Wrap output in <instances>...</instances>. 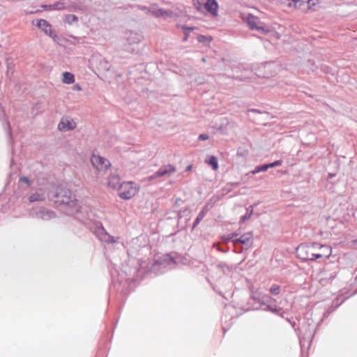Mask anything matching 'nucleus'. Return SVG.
Listing matches in <instances>:
<instances>
[{
    "label": "nucleus",
    "mask_w": 357,
    "mask_h": 357,
    "mask_svg": "<svg viewBox=\"0 0 357 357\" xmlns=\"http://www.w3.org/2000/svg\"><path fill=\"white\" fill-rule=\"evenodd\" d=\"M212 204L210 203V202H207L204 206V207L202 208L201 211H203L204 212V213H207L208 212V211L210 210V208L212 207Z\"/></svg>",
    "instance_id": "33"
},
{
    "label": "nucleus",
    "mask_w": 357,
    "mask_h": 357,
    "mask_svg": "<svg viewBox=\"0 0 357 357\" xmlns=\"http://www.w3.org/2000/svg\"><path fill=\"white\" fill-rule=\"evenodd\" d=\"M322 245V247H321L320 249L324 250L323 253L321 255H323V257H325L326 258H328L332 253L331 248L326 245Z\"/></svg>",
    "instance_id": "25"
},
{
    "label": "nucleus",
    "mask_w": 357,
    "mask_h": 357,
    "mask_svg": "<svg viewBox=\"0 0 357 357\" xmlns=\"http://www.w3.org/2000/svg\"><path fill=\"white\" fill-rule=\"evenodd\" d=\"M198 138L199 140L204 141L208 139V135L207 134H201Z\"/></svg>",
    "instance_id": "35"
},
{
    "label": "nucleus",
    "mask_w": 357,
    "mask_h": 357,
    "mask_svg": "<svg viewBox=\"0 0 357 357\" xmlns=\"http://www.w3.org/2000/svg\"><path fill=\"white\" fill-rule=\"evenodd\" d=\"M273 167H278V166H280L282 164V161L281 160H275L273 162H272Z\"/></svg>",
    "instance_id": "41"
},
{
    "label": "nucleus",
    "mask_w": 357,
    "mask_h": 357,
    "mask_svg": "<svg viewBox=\"0 0 357 357\" xmlns=\"http://www.w3.org/2000/svg\"><path fill=\"white\" fill-rule=\"evenodd\" d=\"M123 282L121 280L119 281V285L120 286Z\"/></svg>",
    "instance_id": "54"
},
{
    "label": "nucleus",
    "mask_w": 357,
    "mask_h": 357,
    "mask_svg": "<svg viewBox=\"0 0 357 357\" xmlns=\"http://www.w3.org/2000/svg\"><path fill=\"white\" fill-rule=\"evenodd\" d=\"M139 266H140V267H139V270L137 271V274H138V275H140V274H141V273L142 272V270H143V266H142V264H140V265H139Z\"/></svg>",
    "instance_id": "43"
},
{
    "label": "nucleus",
    "mask_w": 357,
    "mask_h": 357,
    "mask_svg": "<svg viewBox=\"0 0 357 357\" xmlns=\"http://www.w3.org/2000/svg\"><path fill=\"white\" fill-rule=\"evenodd\" d=\"M335 277V274H333V275H331V276L329 278H328V279H332V278H334Z\"/></svg>",
    "instance_id": "48"
},
{
    "label": "nucleus",
    "mask_w": 357,
    "mask_h": 357,
    "mask_svg": "<svg viewBox=\"0 0 357 357\" xmlns=\"http://www.w3.org/2000/svg\"><path fill=\"white\" fill-rule=\"evenodd\" d=\"M218 250L222 252H227L228 251V250H224V249H220V248H219Z\"/></svg>",
    "instance_id": "49"
},
{
    "label": "nucleus",
    "mask_w": 357,
    "mask_h": 357,
    "mask_svg": "<svg viewBox=\"0 0 357 357\" xmlns=\"http://www.w3.org/2000/svg\"><path fill=\"white\" fill-rule=\"evenodd\" d=\"M127 34L124 50L130 53H135L138 51L137 46L143 40V36L140 33L135 31H130Z\"/></svg>",
    "instance_id": "5"
},
{
    "label": "nucleus",
    "mask_w": 357,
    "mask_h": 357,
    "mask_svg": "<svg viewBox=\"0 0 357 357\" xmlns=\"http://www.w3.org/2000/svg\"><path fill=\"white\" fill-rule=\"evenodd\" d=\"M266 167L267 168V169H268L269 168H272V167H274L272 162L271 163H268V164H266Z\"/></svg>",
    "instance_id": "44"
},
{
    "label": "nucleus",
    "mask_w": 357,
    "mask_h": 357,
    "mask_svg": "<svg viewBox=\"0 0 357 357\" xmlns=\"http://www.w3.org/2000/svg\"><path fill=\"white\" fill-rule=\"evenodd\" d=\"M312 335H312V331H310V333H309V337H312Z\"/></svg>",
    "instance_id": "50"
},
{
    "label": "nucleus",
    "mask_w": 357,
    "mask_h": 357,
    "mask_svg": "<svg viewBox=\"0 0 357 357\" xmlns=\"http://www.w3.org/2000/svg\"><path fill=\"white\" fill-rule=\"evenodd\" d=\"M234 245L241 244L245 246V249H248L252 245V234L248 232L241 235L239 238L232 240Z\"/></svg>",
    "instance_id": "13"
},
{
    "label": "nucleus",
    "mask_w": 357,
    "mask_h": 357,
    "mask_svg": "<svg viewBox=\"0 0 357 357\" xmlns=\"http://www.w3.org/2000/svg\"><path fill=\"white\" fill-rule=\"evenodd\" d=\"M36 26L41 29L46 35L52 38L54 41L58 40V36L52 30V25L43 19L38 20Z\"/></svg>",
    "instance_id": "9"
},
{
    "label": "nucleus",
    "mask_w": 357,
    "mask_h": 357,
    "mask_svg": "<svg viewBox=\"0 0 357 357\" xmlns=\"http://www.w3.org/2000/svg\"><path fill=\"white\" fill-rule=\"evenodd\" d=\"M64 10H67L70 12H75L79 10V6L75 2H66Z\"/></svg>",
    "instance_id": "20"
},
{
    "label": "nucleus",
    "mask_w": 357,
    "mask_h": 357,
    "mask_svg": "<svg viewBox=\"0 0 357 357\" xmlns=\"http://www.w3.org/2000/svg\"><path fill=\"white\" fill-rule=\"evenodd\" d=\"M55 203L68 215H73L77 220L88 226L90 230L99 238L107 243H114L117 238L111 236L105 229L101 222L93 221L92 213L89 206H78L75 195L68 189L59 188L54 195Z\"/></svg>",
    "instance_id": "1"
},
{
    "label": "nucleus",
    "mask_w": 357,
    "mask_h": 357,
    "mask_svg": "<svg viewBox=\"0 0 357 357\" xmlns=\"http://www.w3.org/2000/svg\"><path fill=\"white\" fill-rule=\"evenodd\" d=\"M153 15L157 17H163L167 15V11L162 9H158L153 12Z\"/></svg>",
    "instance_id": "31"
},
{
    "label": "nucleus",
    "mask_w": 357,
    "mask_h": 357,
    "mask_svg": "<svg viewBox=\"0 0 357 357\" xmlns=\"http://www.w3.org/2000/svg\"><path fill=\"white\" fill-rule=\"evenodd\" d=\"M282 4L286 5L288 7H296L298 3L305 2V0H278ZM310 0H307V2L310 3Z\"/></svg>",
    "instance_id": "18"
},
{
    "label": "nucleus",
    "mask_w": 357,
    "mask_h": 357,
    "mask_svg": "<svg viewBox=\"0 0 357 357\" xmlns=\"http://www.w3.org/2000/svg\"><path fill=\"white\" fill-rule=\"evenodd\" d=\"M192 165H188V166H187L185 171H190L192 169Z\"/></svg>",
    "instance_id": "46"
},
{
    "label": "nucleus",
    "mask_w": 357,
    "mask_h": 357,
    "mask_svg": "<svg viewBox=\"0 0 357 357\" xmlns=\"http://www.w3.org/2000/svg\"><path fill=\"white\" fill-rule=\"evenodd\" d=\"M194 29H195V27H193V26H183V31H185L186 32H188V33H189V31H192Z\"/></svg>",
    "instance_id": "39"
},
{
    "label": "nucleus",
    "mask_w": 357,
    "mask_h": 357,
    "mask_svg": "<svg viewBox=\"0 0 357 357\" xmlns=\"http://www.w3.org/2000/svg\"><path fill=\"white\" fill-rule=\"evenodd\" d=\"M268 170L266 167V164L262 165H259L255 167V169L252 171V174H256L257 173L265 172Z\"/></svg>",
    "instance_id": "30"
},
{
    "label": "nucleus",
    "mask_w": 357,
    "mask_h": 357,
    "mask_svg": "<svg viewBox=\"0 0 357 357\" xmlns=\"http://www.w3.org/2000/svg\"><path fill=\"white\" fill-rule=\"evenodd\" d=\"M219 5L216 0H208L207 13L212 17H215L218 16Z\"/></svg>",
    "instance_id": "15"
},
{
    "label": "nucleus",
    "mask_w": 357,
    "mask_h": 357,
    "mask_svg": "<svg viewBox=\"0 0 357 357\" xmlns=\"http://www.w3.org/2000/svg\"><path fill=\"white\" fill-rule=\"evenodd\" d=\"M203 6H202V12L204 10H206L207 12V7H208V0H205L204 1V3H202Z\"/></svg>",
    "instance_id": "38"
},
{
    "label": "nucleus",
    "mask_w": 357,
    "mask_h": 357,
    "mask_svg": "<svg viewBox=\"0 0 357 357\" xmlns=\"http://www.w3.org/2000/svg\"><path fill=\"white\" fill-rule=\"evenodd\" d=\"M75 128L76 123L68 116L62 117L58 125V129L62 132L73 130Z\"/></svg>",
    "instance_id": "12"
},
{
    "label": "nucleus",
    "mask_w": 357,
    "mask_h": 357,
    "mask_svg": "<svg viewBox=\"0 0 357 357\" xmlns=\"http://www.w3.org/2000/svg\"><path fill=\"white\" fill-rule=\"evenodd\" d=\"M206 213L203 211H199V214L197 215V218H195L192 229H194L199 224V222L203 220V218L205 217Z\"/></svg>",
    "instance_id": "23"
},
{
    "label": "nucleus",
    "mask_w": 357,
    "mask_h": 357,
    "mask_svg": "<svg viewBox=\"0 0 357 357\" xmlns=\"http://www.w3.org/2000/svg\"><path fill=\"white\" fill-rule=\"evenodd\" d=\"M281 287L277 284H273L269 288V292L273 296H278L280 294Z\"/></svg>",
    "instance_id": "22"
},
{
    "label": "nucleus",
    "mask_w": 357,
    "mask_h": 357,
    "mask_svg": "<svg viewBox=\"0 0 357 357\" xmlns=\"http://www.w3.org/2000/svg\"><path fill=\"white\" fill-rule=\"evenodd\" d=\"M31 214L36 218L43 220H49L55 217V213L53 211L44 207L33 208L31 211Z\"/></svg>",
    "instance_id": "11"
},
{
    "label": "nucleus",
    "mask_w": 357,
    "mask_h": 357,
    "mask_svg": "<svg viewBox=\"0 0 357 357\" xmlns=\"http://www.w3.org/2000/svg\"><path fill=\"white\" fill-rule=\"evenodd\" d=\"M184 34H185V38H184L183 40H187L189 33H188V32H186L185 31H184Z\"/></svg>",
    "instance_id": "45"
},
{
    "label": "nucleus",
    "mask_w": 357,
    "mask_h": 357,
    "mask_svg": "<svg viewBox=\"0 0 357 357\" xmlns=\"http://www.w3.org/2000/svg\"><path fill=\"white\" fill-rule=\"evenodd\" d=\"M45 199V195L43 192H36L29 197L30 202H42Z\"/></svg>",
    "instance_id": "16"
},
{
    "label": "nucleus",
    "mask_w": 357,
    "mask_h": 357,
    "mask_svg": "<svg viewBox=\"0 0 357 357\" xmlns=\"http://www.w3.org/2000/svg\"><path fill=\"white\" fill-rule=\"evenodd\" d=\"M295 325H296V323H295V322H294V323H292V324H291V326H294Z\"/></svg>",
    "instance_id": "55"
},
{
    "label": "nucleus",
    "mask_w": 357,
    "mask_h": 357,
    "mask_svg": "<svg viewBox=\"0 0 357 357\" xmlns=\"http://www.w3.org/2000/svg\"><path fill=\"white\" fill-rule=\"evenodd\" d=\"M53 9L54 10H64L65 8V1H56L52 3Z\"/></svg>",
    "instance_id": "26"
},
{
    "label": "nucleus",
    "mask_w": 357,
    "mask_h": 357,
    "mask_svg": "<svg viewBox=\"0 0 357 357\" xmlns=\"http://www.w3.org/2000/svg\"><path fill=\"white\" fill-rule=\"evenodd\" d=\"M100 66H101V68H102L104 70H109L111 68V65L108 63V61L103 59L101 61H100Z\"/></svg>",
    "instance_id": "32"
},
{
    "label": "nucleus",
    "mask_w": 357,
    "mask_h": 357,
    "mask_svg": "<svg viewBox=\"0 0 357 357\" xmlns=\"http://www.w3.org/2000/svg\"><path fill=\"white\" fill-rule=\"evenodd\" d=\"M43 8L46 10H54V9H53L52 3L48 4V5H45V6H43Z\"/></svg>",
    "instance_id": "37"
},
{
    "label": "nucleus",
    "mask_w": 357,
    "mask_h": 357,
    "mask_svg": "<svg viewBox=\"0 0 357 357\" xmlns=\"http://www.w3.org/2000/svg\"><path fill=\"white\" fill-rule=\"evenodd\" d=\"M252 300L255 303L259 304V306L254 307L255 310H262L264 311L271 312L274 314H279L280 308L276 305V300L267 294H252Z\"/></svg>",
    "instance_id": "4"
},
{
    "label": "nucleus",
    "mask_w": 357,
    "mask_h": 357,
    "mask_svg": "<svg viewBox=\"0 0 357 357\" xmlns=\"http://www.w3.org/2000/svg\"><path fill=\"white\" fill-rule=\"evenodd\" d=\"M250 112H259L257 109H250Z\"/></svg>",
    "instance_id": "47"
},
{
    "label": "nucleus",
    "mask_w": 357,
    "mask_h": 357,
    "mask_svg": "<svg viewBox=\"0 0 357 357\" xmlns=\"http://www.w3.org/2000/svg\"><path fill=\"white\" fill-rule=\"evenodd\" d=\"M204 1L205 0H193V3L195 8L201 13H202V3H204Z\"/></svg>",
    "instance_id": "29"
},
{
    "label": "nucleus",
    "mask_w": 357,
    "mask_h": 357,
    "mask_svg": "<svg viewBox=\"0 0 357 357\" xmlns=\"http://www.w3.org/2000/svg\"><path fill=\"white\" fill-rule=\"evenodd\" d=\"M76 89H77L78 90H80V89H81V88H80V86H76Z\"/></svg>",
    "instance_id": "52"
},
{
    "label": "nucleus",
    "mask_w": 357,
    "mask_h": 357,
    "mask_svg": "<svg viewBox=\"0 0 357 357\" xmlns=\"http://www.w3.org/2000/svg\"><path fill=\"white\" fill-rule=\"evenodd\" d=\"M299 340H300L301 347V348H303V344H304V340L300 335H299Z\"/></svg>",
    "instance_id": "42"
},
{
    "label": "nucleus",
    "mask_w": 357,
    "mask_h": 357,
    "mask_svg": "<svg viewBox=\"0 0 357 357\" xmlns=\"http://www.w3.org/2000/svg\"><path fill=\"white\" fill-rule=\"evenodd\" d=\"M321 247H322L321 244L318 243H301L296 248V253L298 258L302 261H314L323 257V255L314 252Z\"/></svg>",
    "instance_id": "3"
},
{
    "label": "nucleus",
    "mask_w": 357,
    "mask_h": 357,
    "mask_svg": "<svg viewBox=\"0 0 357 357\" xmlns=\"http://www.w3.org/2000/svg\"><path fill=\"white\" fill-rule=\"evenodd\" d=\"M129 280H130V279H129V278H127V279L126 280V282H128V281H129Z\"/></svg>",
    "instance_id": "53"
},
{
    "label": "nucleus",
    "mask_w": 357,
    "mask_h": 357,
    "mask_svg": "<svg viewBox=\"0 0 357 357\" xmlns=\"http://www.w3.org/2000/svg\"><path fill=\"white\" fill-rule=\"evenodd\" d=\"M175 172H176V168L174 166H173L172 165H170V164L165 165L161 166L157 172H155L152 175L148 176L147 178L149 181H151L154 180L155 178H158V177H162L165 175H170L171 174H173Z\"/></svg>",
    "instance_id": "10"
},
{
    "label": "nucleus",
    "mask_w": 357,
    "mask_h": 357,
    "mask_svg": "<svg viewBox=\"0 0 357 357\" xmlns=\"http://www.w3.org/2000/svg\"><path fill=\"white\" fill-rule=\"evenodd\" d=\"M238 233H236V232H233V233H231V234H228V235L225 238V240H227V241H232V240L235 239L234 238H235V237H237V236H238Z\"/></svg>",
    "instance_id": "34"
},
{
    "label": "nucleus",
    "mask_w": 357,
    "mask_h": 357,
    "mask_svg": "<svg viewBox=\"0 0 357 357\" xmlns=\"http://www.w3.org/2000/svg\"><path fill=\"white\" fill-rule=\"evenodd\" d=\"M235 79H238V80H243V78H240L238 77H235Z\"/></svg>",
    "instance_id": "51"
},
{
    "label": "nucleus",
    "mask_w": 357,
    "mask_h": 357,
    "mask_svg": "<svg viewBox=\"0 0 357 357\" xmlns=\"http://www.w3.org/2000/svg\"><path fill=\"white\" fill-rule=\"evenodd\" d=\"M252 213H253L252 206H250L246 208L245 214L241 217L240 222L243 223V222H245L246 220H249L251 218Z\"/></svg>",
    "instance_id": "21"
},
{
    "label": "nucleus",
    "mask_w": 357,
    "mask_h": 357,
    "mask_svg": "<svg viewBox=\"0 0 357 357\" xmlns=\"http://www.w3.org/2000/svg\"><path fill=\"white\" fill-rule=\"evenodd\" d=\"M211 40H212L211 37H207L204 35H199L197 36V40L202 43H204V44L209 43L211 41Z\"/></svg>",
    "instance_id": "28"
},
{
    "label": "nucleus",
    "mask_w": 357,
    "mask_h": 357,
    "mask_svg": "<svg viewBox=\"0 0 357 357\" xmlns=\"http://www.w3.org/2000/svg\"><path fill=\"white\" fill-rule=\"evenodd\" d=\"M176 264V259L171 255L167 254L162 255L156 259L154 263L148 268L146 274L151 275L153 273L155 275L162 274L166 271L174 268Z\"/></svg>",
    "instance_id": "2"
},
{
    "label": "nucleus",
    "mask_w": 357,
    "mask_h": 357,
    "mask_svg": "<svg viewBox=\"0 0 357 357\" xmlns=\"http://www.w3.org/2000/svg\"><path fill=\"white\" fill-rule=\"evenodd\" d=\"M119 196L121 199L128 200L133 197L138 191L135 183L132 181L123 182L118 189Z\"/></svg>",
    "instance_id": "6"
},
{
    "label": "nucleus",
    "mask_w": 357,
    "mask_h": 357,
    "mask_svg": "<svg viewBox=\"0 0 357 357\" xmlns=\"http://www.w3.org/2000/svg\"><path fill=\"white\" fill-rule=\"evenodd\" d=\"M340 305V303H335V305L334 306L333 305H332L331 307H329L326 310V312H324V315H323V317L324 318H327L330 314L331 312H333L337 307H339V305Z\"/></svg>",
    "instance_id": "27"
},
{
    "label": "nucleus",
    "mask_w": 357,
    "mask_h": 357,
    "mask_svg": "<svg viewBox=\"0 0 357 357\" xmlns=\"http://www.w3.org/2000/svg\"><path fill=\"white\" fill-rule=\"evenodd\" d=\"M7 134L8 135V137L10 138L11 137V128H10V126L9 123H8V127H7Z\"/></svg>",
    "instance_id": "40"
},
{
    "label": "nucleus",
    "mask_w": 357,
    "mask_h": 357,
    "mask_svg": "<svg viewBox=\"0 0 357 357\" xmlns=\"http://www.w3.org/2000/svg\"><path fill=\"white\" fill-rule=\"evenodd\" d=\"M64 21L66 23H67L68 24H72L74 22H78V17L75 15L69 14V15H66Z\"/></svg>",
    "instance_id": "24"
},
{
    "label": "nucleus",
    "mask_w": 357,
    "mask_h": 357,
    "mask_svg": "<svg viewBox=\"0 0 357 357\" xmlns=\"http://www.w3.org/2000/svg\"><path fill=\"white\" fill-rule=\"evenodd\" d=\"M20 181L25 183L26 184H29V179L26 176H22L20 178Z\"/></svg>",
    "instance_id": "36"
},
{
    "label": "nucleus",
    "mask_w": 357,
    "mask_h": 357,
    "mask_svg": "<svg viewBox=\"0 0 357 357\" xmlns=\"http://www.w3.org/2000/svg\"><path fill=\"white\" fill-rule=\"evenodd\" d=\"M243 19L252 30H256L261 33H268V29L264 26L263 23L260 22L259 18L254 16L253 15L250 13L247 14L243 17Z\"/></svg>",
    "instance_id": "7"
},
{
    "label": "nucleus",
    "mask_w": 357,
    "mask_h": 357,
    "mask_svg": "<svg viewBox=\"0 0 357 357\" xmlns=\"http://www.w3.org/2000/svg\"><path fill=\"white\" fill-rule=\"evenodd\" d=\"M63 78L62 82L65 84H73L75 82V77L74 75L69 72H65L62 74Z\"/></svg>",
    "instance_id": "19"
},
{
    "label": "nucleus",
    "mask_w": 357,
    "mask_h": 357,
    "mask_svg": "<svg viewBox=\"0 0 357 357\" xmlns=\"http://www.w3.org/2000/svg\"><path fill=\"white\" fill-rule=\"evenodd\" d=\"M107 183L110 188L118 190L121 184V177L118 174L112 173L108 177Z\"/></svg>",
    "instance_id": "14"
},
{
    "label": "nucleus",
    "mask_w": 357,
    "mask_h": 357,
    "mask_svg": "<svg viewBox=\"0 0 357 357\" xmlns=\"http://www.w3.org/2000/svg\"><path fill=\"white\" fill-rule=\"evenodd\" d=\"M205 162L210 165L213 170H217L218 169V161L215 156L208 155L205 159Z\"/></svg>",
    "instance_id": "17"
},
{
    "label": "nucleus",
    "mask_w": 357,
    "mask_h": 357,
    "mask_svg": "<svg viewBox=\"0 0 357 357\" xmlns=\"http://www.w3.org/2000/svg\"><path fill=\"white\" fill-rule=\"evenodd\" d=\"M91 162L98 172H105L111 166V162L107 159L95 154L92 155Z\"/></svg>",
    "instance_id": "8"
}]
</instances>
